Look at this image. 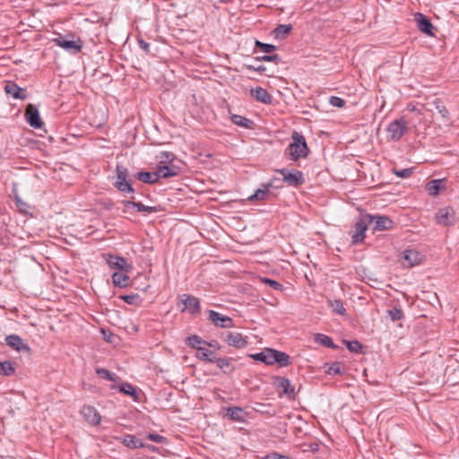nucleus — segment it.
I'll list each match as a JSON object with an SVG mask.
<instances>
[{
    "mask_svg": "<svg viewBox=\"0 0 459 459\" xmlns=\"http://www.w3.org/2000/svg\"><path fill=\"white\" fill-rule=\"evenodd\" d=\"M208 320L215 326L221 328H231L234 326V322L231 317L221 315L214 310H208Z\"/></svg>",
    "mask_w": 459,
    "mask_h": 459,
    "instance_id": "obj_8",
    "label": "nucleus"
},
{
    "mask_svg": "<svg viewBox=\"0 0 459 459\" xmlns=\"http://www.w3.org/2000/svg\"><path fill=\"white\" fill-rule=\"evenodd\" d=\"M318 445L317 443H310L307 447L303 448L304 452L311 451V452H316L318 451Z\"/></svg>",
    "mask_w": 459,
    "mask_h": 459,
    "instance_id": "obj_58",
    "label": "nucleus"
},
{
    "mask_svg": "<svg viewBox=\"0 0 459 459\" xmlns=\"http://www.w3.org/2000/svg\"><path fill=\"white\" fill-rule=\"evenodd\" d=\"M291 139L292 142L285 150V156L293 161H297L301 158H306L308 154V147L305 137L295 131L291 134Z\"/></svg>",
    "mask_w": 459,
    "mask_h": 459,
    "instance_id": "obj_1",
    "label": "nucleus"
},
{
    "mask_svg": "<svg viewBox=\"0 0 459 459\" xmlns=\"http://www.w3.org/2000/svg\"><path fill=\"white\" fill-rule=\"evenodd\" d=\"M329 103L336 108H342L345 105V100L342 98L332 96L329 100Z\"/></svg>",
    "mask_w": 459,
    "mask_h": 459,
    "instance_id": "obj_50",
    "label": "nucleus"
},
{
    "mask_svg": "<svg viewBox=\"0 0 459 459\" xmlns=\"http://www.w3.org/2000/svg\"><path fill=\"white\" fill-rule=\"evenodd\" d=\"M251 92L252 96L259 102H262L264 104H271L273 101L272 95L269 94V92L265 89L260 86L252 89Z\"/></svg>",
    "mask_w": 459,
    "mask_h": 459,
    "instance_id": "obj_20",
    "label": "nucleus"
},
{
    "mask_svg": "<svg viewBox=\"0 0 459 459\" xmlns=\"http://www.w3.org/2000/svg\"><path fill=\"white\" fill-rule=\"evenodd\" d=\"M25 116L30 126L36 129H39L42 127L43 122L41 121L39 110L35 106H33L32 104H29L26 108Z\"/></svg>",
    "mask_w": 459,
    "mask_h": 459,
    "instance_id": "obj_10",
    "label": "nucleus"
},
{
    "mask_svg": "<svg viewBox=\"0 0 459 459\" xmlns=\"http://www.w3.org/2000/svg\"><path fill=\"white\" fill-rule=\"evenodd\" d=\"M292 30L291 24H280L274 30L273 34L276 39H284Z\"/></svg>",
    "mask_w": 459,
    "mask_h": 459,
    "instance_id": "obj_30",
    "label": "nucleus"
},
{
    "mask_svg": "<svg viewBox=\"0 0 459 459\" xmlns=\"http://www.w3.org/2000/svg\"><path fill=\"white\" fill-rule=\"evenodd\" d=\"M81 414L91 425L95 426L100 422V415L93 406L84 405L81 410Z\"/></svg>",
    "mask_w": 459,
    "mask_h": 459,
    "instance_id": "obj_15",
    "label": "nucleus"
},
{
    "mask_svg": "<svg viewBox=\"0 0 459 459\" xmlns=\"http://www.w3.org/2000/svg\"><path fill=\"white\" fill-rule=\"evenodd\" d=\"M15 372V363L11 361L2 362V375L11 376Z\"/></svg>",
    "mask_w": 459,
    "mask_h": 459,
    "instance_id": "obj_40",
    "label": "nucleus"
},
{
    "mask_svg": "<svg viewBox=\"0 0 459 459\" xmlns=\"http://www.w3.org/2000/svg\"><path fill=\"white\" fill-rule=\"evenodd\" d=\"M136 178L138 180L147 184H154L159 181L156 170L154 172H138Z\"/></svg>",
    "mask_w": 459,
    "mask_h": 459,
    "instance_id": "obj_25",
    "label": "nucleus"
},
{
    "mask_svg": "<svg viewBox=\"0 0 459 459\" xmlns=\"http://www.w3.org/2000/svg\"><path fill=\"white\" fill-rule=\"evenodd\" d=\"M369 224H374V230H389L393 226V221L386 216H372L367 215Z\"/></svg>",
    "mask_w": 459,
    "mask_h": 459,
    "instance_id": "obj_12",
    "label": "nucleus"
},
{
    "mask_svg": "<svg viewBox=\"0 0 459 459\" xmlns=\"http://www.w3.org/2000/svg\"><path fill=\"white\" fill-rule=\"evenodd\" d=\"M116 181L114 183L115 187L121 192L134 193L131 183L128 181L129 171L123 165H117L116 168Z\"/></svg>",
    "mask_w": 459,
    "mask_h": 459,
    "instance_id": "obj_2",
    "label": "nucleus"
},
{
    "mask_svg": "<svg viewBox=\"0 0 459 459\" xmlns=\"http://www.w3.org/2000/svg\"><path fill=\"white\" fill-rule=\"evenodd\" d=\"M157 158L160 165H170L175 159V155L169 152H161Z\"/></svg>",
    "mask_w": 459,
    "mask_h": 459,
    "instance_id": "obj_34",
    "label": "nucleus"
},
{
    "mask_svg": "<svg viewBox=\"0 0 459 459\" xmlns=\"http://www.w3.org/2000/svg\"><path fill=\"white\" fill-rule=\"evenodd\" d=\"M13 194L14 195L15 202H16V206L19 209V211L21 212L27 213L28 210L30 209V205H29L28 203H26L23 200H22V198L19 196V195L17 193V190H16V185L15 184L13 185Z\"/></svg>",
    "mask_w": 459,
    "mask_h": 459,
    "instance_id": "obj_32",
    "label": "nucleus"
},
{
    "mask_svg": "<svg viewBox=\"0 0 459 459\" xmlns=\"http://www.w3.org/2000/svg\"><path fill=\"white\" fill-rule=\"evenodd\" d=\"M227 416L231 420L242 422L245 420V412L240 407H231L227 410Z\"/></svg>",
    "mask_w": 459,
    "mask_h": 459,
    "instance_id": "obj_26",
    "label": "nucleus"
},
{
    "mask_svg": "<svg viewBox=\"0 0 459 459\" xmlns=\"http://www.w3.org/2000/svg\"><path fill=\"white\" fill-rule=\"evenodd\" d=\"M195 357L202 361L213 363L216 355L214 351L208 350L206 346H203L202 348H198Z\"/></svg>",
    "mask_w": 459,
    "mask_h": 459,
    "instance_id": "obj_22",
    "label": "nucleus"
},
{
    "mask_svg": "<svg viewBox=\"0 0 459 459\" xmlns=\"http://www.w3.org/2000/svg\"><path fill=\"white\" fill-rule=\"evenodd\" d=\"M275 363H278L281 367H286L290 364V356L282 351L275 350Z\"/></svg>",
    "mask_w": 459,
    "mask_h": 459,
    "instance_id": "obj_35",
    "label": "nucleus"
},
{
    "mask_svg": "<svg viewBox=\"0 0 459 459\" xmlns=\"http://www.w3.org/2000/svg\"><path fill=\"white\" fill-rule=\"evenodd\" d=\"M135 208L140 212H147V213L157 212L159 211L157 207L144 205L141 202H135Z\"/></svg>",
    "mask_w": 459,
    "mask_h": 459,
    "instance_id": "obj_41",
    "label": "nucleus"
},
{
    "mask_svg": "<svg viewBox=\"0 0 459 459\" xmlns=\"http://www.w3.org/2000/svg\"><path fill=\"white\" fill-rule=\"evenodd\" d=\"M402 260L404 267L411 268L421 263L422 255L415 249H407L403 252Z\"/></svg>",
    "mask_w": 459,
    "mask_h": 459,
    "instance_id": "obj_9",
    "label": "nucleus"
},
{
    "mask_svg": "<svg viewBox=\"0 0 459 459\" xmlns=\"http://www.w3.org/2000/svg\"><path fill=\"white\" fill-rule=\"evenodd\" d=\"M258 61H265V62H277L280 60V57L278 55H264L263 56H258L255 58Z\"/></svg>",
    "mask_w": 459,
    "mask_h": 459,
    "instance_id": "obj_52",
    "label": "nucleus"
},
{
    "mask_svg": "<svg viewBox=\"0 0 459 459\" xmlns=\"http://www.w3.org/2000/svg\"><path fill=\"white\" fill-rule=\"evenodd\" d=\"M369 224L367 215L360 218L355 224V233L352 235V242L358 244L363 241L365 238V231Z\"/></svg>",
    "mask_w": 459,
    "mask_h": 459,
    "instance_id": "obj_13",
    "label": "nucleus"
},
{
    "mask_svg": "<svg viewBox=\"0 0 459 459\" xmlns=\"http://www.w3.org/2000/svg\"><path fill=\"white\" fill-rule=\"evenodd\" d=\"M122 204L124 206L123 212L125 213H132V209L135 208V202L133 200H124Z\"/></svg>",
    "mask_w": 459,
    "mask_h": 459,
    "instance_id": "obj_48",
    "label": "nucleus"
},
{
    "mask_svg": "<svg viewBox=\"0 0 459 459\" xmlns=\"http://www.w3.org/2000/svg\"><path fill=\"white\" fill-rule=\"evenodd\" d=\"M106 262L111 268L125 269L127 265L126 259L113 255H108Z\"/></svg>",
    "mask_w": 459,
    "mask_h": 459,
    "instance_id": "obj_24",
    "label": "nucleus"
},
{
    "mask_svg": "<svg viewBox=\"0 0 459 459\" xmlns=\"http://www.w3.org/2000/svg\"><path fill=\"white\" fill-rule=\"evenodd\" d=\"M393 171L397 177L402 178H407L412 174V169H394Z\"/></svg>",
    "mask_w": 459,
    "mask_h": 459,
    "instance_id": "obj_47",
    "label": "nucleus"
},
{
    "mask_svg": "<svg viewBox=\"0 0 459 459\" xmlns=\"http://www.w3.org/2000/svg\"><path fill=\"white\" fill-rule=\"evenodd\" d=\"M278 172L282 176L283 181L290 186H298L304 183L303 174L299 170L282 169H279Z\"/></svg>",
    "mask_w": 459,
    "mask_h": 459,
    "instance_id": "obj_7",
    "label": "nucleus"
},
{
    "mask_svg": "<svg viewBox=\"0 0 459 459\" xmlns=\"http://www.w3.org/2000/svg\"><path fill=\"white\" fill-rule=\"evenodd\" d=\"M443 187L444 183L442 179H434L427 184V189L429 191V194L433 196L437 195Z\"/></svg>",
    "mask_w": 459,
    "mask_h": 459,
    "instance_id": "obj_27",
    "label": "nucleus"
},
{
    "mask_svg": "<svg viewBox=\"0 0 459 459\" xmlns=\"http://www.w3.org/2000/svg\"><path fill=\"white\" fill-rule=\"evenodd\" d=\"M252 358L255 360H258V361H262L264 363L266 364V350H264V351L262 352H258V353H255L254 355H252Z\"/></svg>",
    "mask_w": 459,
    "mask_h": 459,
    "instance_id": "obj_53",
    "label": "nucleus"
},
{
    "mask_svg": "<svg viewBox=\"0 0 459 459\" xmlns=\"http://www.w3.org/2000/svg\"><path fill=\"white\" fill-rule=\"evenodd\" d=\"M138 45L145 53L150 52V45L147 42H145L143 39H139Z\"/></svg>",
    "mask_w": 459,
    "mask_h": 459,
    "instance_id": "obj_56",
    "label": "nucleus"
},
{
    "mask_svg": "<svg viewBox=\"0 0 459 459\" xmlns=\"http://www.w3.org/2000/svg\"><path fill=\"white\" fill-rule=\"evenodd\" d=\"M273 385L280 391V395L286 394L290 396L294 394V387L290 380L284 377H277L274 378Z\"/></svg>",
    "mask_w": 459,
    "mask_h": 459,
    "instance_id": "obj_16",
    "label": "nucleus"
},
{
    "mask_svg": "<svg viewBox=\"0 0 459 459\" xmlns=\"http://www.w3.org/2000/svg\"><path fill=\"white\" fill-rule=\"evenodd\" d=\"M147 438L151 441L156 442V443H161L164 437L158 434H149L147 436Z\"/></svg>",
    "mask_w": 459,
    "mask_h": 459,
    "instance_id": "obj_55",
    "label": "nucleus"
},
{
    "mask_svg": "<svg viewBox=\"0 0 459 459\" xmlns=\"http://www.w3.org/2000/svg\"><path fill=\"white\" fill-rule=\"evenodd\" d=\"M247 68L248 70H253V71H257V72H264L266 70L265 66H264V65L255 66L252 65H247Z\"/></svg>",
    "mask_w": 459,
    "mask_h": 459,
    "instance_id": "obj_60",
    "label": "nucleus"
},
{
    "mask_svg": "<svg viewBox=\"0 0 459 459\" xmlns=\"http://www.w3.org/2000/svg\"><path fill=\"white\" fill-rule=\"evenodd\" d=\"M158 178H169L176 177L180 172V168L174 165H160L158 164L156 169Z\"/></svg>",
    "mask_w": 459,
    "mask_h": 459,
    "instance_id": "obj_14",
    "label": "nucleus"
},
{
    "mask_svg": "<svg viewBox=\"0 0 459 459\" xmlns=\"http://www.w3.org/2000/svg\"><path fill=\"white\" fill-rule=\"evenodd\" d=\"M6 344L16 351H30V347L25 344L22 339L17 334H11L5 338Z\"/></svg>",
    "mask_w": 459,
    "mask_h": 459,
    "instance_id": "obj_19",
    "label": "nucleus"
},
{
    "mask_svg": "<svg viewBox=\"0 0 459 459\" xmlns=\"http://www.w3.org/2000/svg\"><path fill=\"white\" fill-rule=\"evenodd\" d=\"M327 373L330 374V375H341V374H342L343 373V367H342V363H340V362L333 363L328 368Z\"/></svg>",
    "mask_w": 459,
    "mask_h": 459,
    "instance_id": "obj_44",
    "label": "nucleus"
},
{
    "mask_svg": "<svg viewBox=\"0 0 459 459\" xmlns=\"http://www.w3.org/2000/svg\"><path fill=\"white\" fill-rule=\"evenodd\" d=\"M273 186L272 183L264 184L262 188L257 189L252 195L248 197L249 201H264L266 200L270 189Z\"/></svg>",
    "mask_w": 459,
    "mask_h": 459,
    "instance_id": "obj_21",
    "label": "nucleus"
},
{
    "mask_svg": "<svg viewBox=\"0 0 459 459\" xmlns=\"http://www.w3.org/2000/svg\"><path fill=\"white\" fill-rule=\"evenodd\" d=\"M230 120L233 124L239 126L241 127L252 128L253 121L245 117L239 115H232L230 117Z\"/></svg>",
    "mask_w": 459,
    "mask_h": 459,
    "instance_id": "obj_31",
    "label": "nucleus"
},
{
    "mask_svg": "<svg viewBox=\"0 0 459 459\" xmlns=\"http://www.w3.org/2000/svg\"><path fill=\"white\" fill-rule=\"evenodd\" d=\"M121 442L130 449L144 447V444L140 439L130 434L124 436Z\"/></svg>",
    "mask_w": 459,
    "mask_h": 459,
    "instance_id": "obj_23",
    "label": "nucleus"
},
{
    "mask_svg": "<svg viewBox=\"0 0 459 459\" xmlns=\"http://www.w3.org/2000/svg\"><path fill=\"white\" fill-rule=\"evenodd\" d=\"M435 107L436 109L438 111V113L441 115L442 117L447 118L449 112L446 109V106L443 104V102L439 100H437L435 101Z\"/></svg>",
    "mask_w": 459,
    "mask_h": 459,
    "instance_id": "obj_46",
    "label": "nucleus"
},
{
    "mask_svg": "<svg viewBox=\"0 0 459 459\" xmlns=\"http://www.w3.org/2000/svg\"><path fill=\"white\" fill-rule=\"evenodd\" d=\"M255 46L259 48L264 53H271L276 49V47L272 44L263 43L259 40H255Z\"/></svg>",
    "mask_w": 459,
    "mask_h": 459,
    "instance_id": "obj_42",
    "label": "nucleus"
},
{
    "mask_svg": "<svg viewBox=\"0 0 459 459\" xmlns=\"http://www.w3.org/2000/svg\"><path fill=\"white\" fill-rule=\"evenodd\" d=\"M275 350L273 349H266V364L273 365L275 363Z\"/></svg>",
    "mask_w": 459,
    "mask_h": 459,
    "instance_id": "obj_51",
    "label": "nucleus"
},
{
    "mask_svg": "<svg viewBox=\"0 0 459 459\" xmlns=\"http://www.w3.org/2000/svg\"><path fill=\"white\" fill-rule=\"evenodd\" d=\"M266 285L270 286L271 288H273V290H282V285L274 281V280H272V279H269V278H264L262 280Z\"/></svg>",
    "mask_w": 459,
    "mask_h": 459,
    "instance_id": "obj_49",
    "label": "nucleus"
},
{
    "mask_svg": "<svg viewBox=\"0 0 459 459\" xmlns=\"http://www.w3.org/2000/svg\"><path fill=\"white\" fill-rule=\"evenodd\" d=\"M112 281L115 285L124 287L127 284L128 276L122 273H114L112 275Z\"/></svg>",
    "mask_w": 459,
    "mask_h": 459,
    "instance_id": "obj_37",
    "label": "nucleus"
},
{
    "mask_svg": "<svg viewBox=\"0 0 459 459\" xmlns=\"http://www.w3.org/2000/svg\"><path fill=\"white\" fill-rule=\"evenodd\" d=\"M415 21L417 22L418 29L421 32L429 36L433 35V25L428 17L422 13H417L415 14Z\"/></svg>",
    "mask_w": 459,
    "mask_h": 459,
    "instance_id": "obj_18",
    "label": "nucleus"
},
{
    "mask_svg": "<svg viewBox=\"0 0 459 459\" xmlns=\"http://www.w3.org/2000/svg\"><path fill=\"white\" fill-rule=\"evenodd\" d=\"M96 373L99 377L105 378L107 380L112 381V382H116L118 378L115 374H113L109 370H108L106 368H96Z\"/></svg>",
    "mask_w": 459,
    "mask_h": 459,
    "instance_id": "obj_38",
    "label": "nucleus"
},
{
    "mask_svg": "<svg viewBox=\"0 0 459 459\" xmlns=\"http://www.w3.org/2000/svg\"><path fill=\"white\" fill-rule=\"evenodd\" d=\"M435 219L437 223L441 226H452L455 223V212L450 206L443 207L437 211Z\"/></svg>",
    "mask_w": 459,
    "mask_h": 459,
    "instance_id": "obj_5",
    "label": "nucleus"
},
{
    "mask_svg": "<svg viewBox=\"0 0 459 459\" xmlns=\"http://www.w3.org/2000/svg\"><path fill=\"white\" fill-rule=\"evenodd\" d=\"M186 343L190 346L191 348L196 350V352L198 351V348H202L205 345L206 341L202 339L200 336L194 334L191 336H188L186 340Z\"/></svg>",
    "mask_w": 459,
    "mask_h": 459,
    "instance_id": "obj_29",
    "label": "nucleus"
},
{
    "mask_svg": "<svg viewBox=\"0 0 459 459\" xmlns=\"http://www.w3.org/2000/svg\"><path fill=\"white\" fill-rule=\"evenodd\" d=\"M343 342L351 352H361L362 344L359 341H343Z\"/></svg>",
    "mask_w": 459,
    "mask_h": 459,
    "instance_id": "obj_39",
    "label": "nucleus"
},
{
    "mask_svg": "<svg viewBox=\"0 0 459 459\" xmlns=\"http://www.w3.org/2000/svg\"><path fill=\"white\" fill-rule=\"evenodd\" d=\"M137 295H125L122 296L121 299L126 302L127 304L133 305L135 303V300L137 299Z\"/></svg>",
    "mask_w": 459,
    "mask_h": 459,
    "instance_id": "obj_54",
    "label": "nucleus"
},
{
    "mask_svg": "<svg viewBox=\"0 0 459 459\" xmlns=\"http://www.w3.org/2000/svg\"><path fill=\"white\" fill-rule=\"evenodd\" d=\"M314 340L316 343L321 344L325 347L335 348L336 346L333 344L332 338L323 333H316L314 337Z\"/></svg>",
    "mask_w": 459,
    "mask_h": 459,
    "instance_id": "obj_33",
    "label": "nucleus"
},
{
    "mask_svg": "<svg viewBox=\"0 0 459 459\" xmlns=\"http://www.w3.org/2000/svg\"><path fill=\"white\" fill-rule=\"evenodd\" d=\"M181 302L184 305L182 310L186 309L193 315H197L200 313V300L198 298L187 294H183L181 296Z\"/></svg>",
    "mask_w": 459,
    "mask_h": 459,
    "instance_id": "obj_11",
    "label": "nucleus"
},
{
    "mask_svg": "<svg viewBox=\"0 0 459 459\" xmlns=\"http://www.w3.org/2000/svg\"><path fill=\"white\" fill-rule=\"evenodd\" d=\"M52 41L56 46L73 54L79 53L82 48V41L80 39V38H78L76 40H69L65 39V38L61 34H58V36L53 39Z\"/></svg>",
    "mask_w": 459,
    "mask_h": 459,
    "instance_id": "obj_4",
    "label": "nucleus"
},
{
    "mask_svg": "<svg viewBox=\"0 0 459 459\" xmlns=\"http://www.w3.org/2000/svg\"><path fill=\"white\" fill-rule=\"evenodd\" d=\"M387 313L391 320L394 322L402 319L403 316V310L400 307H394L392 309H389Z\"/></svg>",
    "mask_w": 459,
    "mask_h": 459,
    "instance_id": "obj_43",
    "label": "nucleus"
},
{
    "mask_svg": "<svg viewBox=\"0 0 459 459\" xmlns=\"http://www.w3.org/2000/svg\"><path fill=\"white\" fill-rule=\"evenodd\" d=\"M264 459H290V457L279 455L277 453H273V454L267 455Z\"/></svg>",
    "mask_w": 459,
    "mask_h": 459,
    "instance_id": "obj_57",
    "label": "nucleus"
},
{
    "mask_svg": "<svg viewBox=\"0 0 459 459\" xmlns=\"http://www.w3.org/2000/svg\"><path fill=\"white\" fill-rule=\"evenodd\" d=\"M328 306L334 314L340 316H344L346 314V309L344 308L343 303L341 299H329Z\"/></svg>",
    "mask_w": 459,
    "mask_h": 459,
    "instance_id": "obj_28",
    "label": "nucleus"
},
{
    "mask_svg": "<svg viewBox=\"0 0 459 459\" xmlns=\"http://www.w3.org/2000/svg\"><path fill=\"white\" fill-rule=\"evenodd\" d=\"M118 388H119L120 392H122L126 394H128L131 396L136 395V391H135L134 387L133 386V385H131L129 383H125V384L121 385Z\"/></svg>",
    "mask_w": 459,
    "mask_h": 459,
    "instance_id": "obj_45",
    "label": "nucleus"
},
{
    "mask_svg": "<svg viewBox=\"0 0 459 459\" xmlns=\"http://www.w3.org/2000/svg\"><path fill=\"white\" fill-rule=\"evenodd\" d=\"M223 341L229 345L236 349L246 348L248 344L247 337L237 332H227L223 334Z\"/></svg>",
    "mask_w": 459,
    "mask_h": 459,
    "instance_id": "obj_6",
    "label": "nucleus"
},
{
    "mask_svg": "<svg viewBox=\"0 0 459 459\" xmlns=\"http://www.w3.org/2000/svg\"><path fill=\"white\" fill-rule=\"evenodd\" d=\"M387 137L392 141H399L407 131V122L401 117L394 120L387 126Z\"/></svg>",
    "mask_w": 459,
    "mask_h": 459,
    "instance_id": "obj_3",
    "label": "nucleus"
},
{
    "mask_svg": "<svg viewBox=\"0 0 459 459\" xmlns=\"http://www.w3.org/2000/svg\"><path fill=\"white\" fill-rule=\"evenodd\" d=\"M231 359L230 358H218L216 356L213 363L217 365V367L224 371L231 370Z\"/></svg>",
    "mask_w": 459,
    "mask_h": 459,
    "instance_id": "obj_36",
    "label": "nucleus"
},
{
    "mask_svg": "<svg viewBox=\"0 0 459 459\" xmlns=\"http://www.w3.org/2000/svg\"><path fill=\"white\" fill-rule=\"evenodd\" d=\"M204 346H208V347L213 348L214 350H220L221 349V344L217 341H215V340L211 341V342H206Z\"/></svg>",
    "mask_w": 459,
    "mask_h": 459,
    "instance_id": "obj_59",
    "label": "nucleus"
},
{
    "mask_svg": "<svg viewBox=\"0 0 459 459\" xmlns=\"http://www.w3.org/2000/svg\"><path fill=\"white\" fill-rule=\"evenodd\" d=\"M4 91L7 95L12 96L16 100H25L27 98L26 90L19 87L13 82H6L4 85Z\"/></svg>",
    "mask_w": 459,
    "mask_h": 459,
    "instance_id": "obj_17",
    "label": "nucleus"
}]
</instances>
